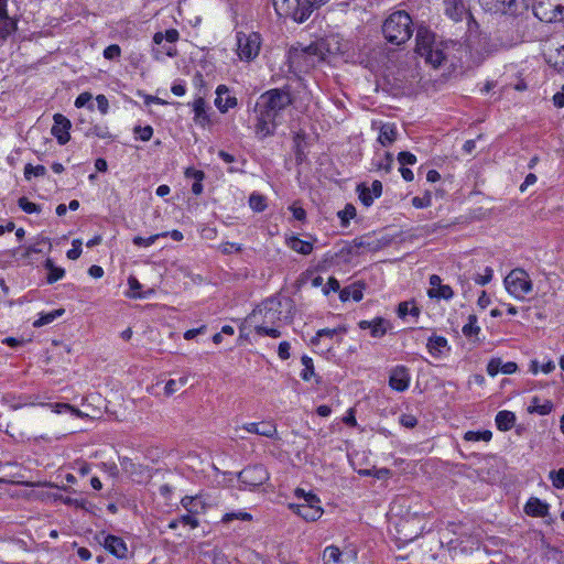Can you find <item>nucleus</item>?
<instances>
[{"label": "nucleus", "instance_id": "f257e3e1", "mask_svg": "<svg viewBox=\"0 0 564 564\" xmlns=\"http://www.w3.org/2000/svg\"><path fill=\"white\" fill-rule=\"evenodd\" d=\"M382 33L391 44L405 43L413 34L412 18L403 10L392 12L383 22Z\"/></svg>", "mask_w": 564, "mask_h": 564}, {"label": "nucleus", "instance_id": "f03ea898", "mask_svg": "<svg viewBox=\"0 0 564 564\" xmlns=\"http://www.w3.org/2000/svg\"><path fill=\"white\" fill-rule=\"evenodd\" d=\"M506 291L516 300L523 301L533 291L529 273L521 268L511 270L503 280Z\"/></svg>", "mask_w": 564, "mask_h": 564}, {"label": "nucleus", "instance_id": "7ed1b4c3", "mask_svg": "<svg viewBox=\"0 0 564 564\" xmlns=\"http://www.w3.org/2000/svg\"><path fill=\"white\" fill-rule=\"evenodd\" d=\"M291 104L292 97L289 90L275 88L270 89L260 96L259 101L257 102V108H260L276 118L279 112Z\"/></svg>", "mask_w": 564, "mask_h": 564}, {"label": "nucleus", "instance_id": "20e7f679", "mask_svg": "<svg viewBox=\"0 0 564 564\" xmlns=\"http://www.w3.org/2000/svg\"><path fill=\"white\" fill-rule=\"evenodd\" d=\"M281 302L276 299H268L252 312L251 317L261 321L258 325L281 326Z\"/></svg>", "mask_w": 564, "mask_h": 564}, {"label": "nucleus", "instance_id": "39448f33", "mask_svg": "<svg viewBox=\"0 0 564 564\" xmlns=\"http://www.w3.org/2000/svg\"><path fill=\"white\" fill-rule=\"evenodd\" d=\"M533 12L543 22L560 21L564 17V0H535Z\"/></svg>", "mask_w": 564, "mask_h": 564}, {"label": "nucleus", "instance_id": "423d86ee", "mask_svg": "<svg viewBox=\"0 0 564 564\" xmlns=\"http://www.w3.org/2000/svg\"><path fill=\"white\" fill-rule=\"evenodd\" d=\"M237 52L241 59H254L261 47V36L257 32L246 34L243 32L237 33Z\"/></svg>", "mask_w": 564, "mask_h": 564}, {"label": "nucleus", "instance_id": "0eeeda50", "mask_svg": "<svg viewBox=\"0 0 564 564\" xmlns=\"http://www.w3.org/2000/svg\"><path fill=\"white\" fill-rule=\"evenodd\" d=\"M319 498L314 494L306 496V501L296 505H290V508L306 521H316L323 514L319 506Z\"/></svg>", "mask_w": 564, "mask_h": 564}, {"label": "nucleus", "instance_id": "6e6552de", "mask_svg": "<svg viewBox=\"0 0 564 564\" xmlns=\"http://www.w3.org/2000/svg\"><path fill=\"white\" fill-rule=\"evenodd\" d=\"M239 481L246 488H254L261 486L269 479V473L263 465L248 466L238 475Z\"/></svg>", "mask_w": 564, "mask_h": 564}, {"label": "nucleus", "instance_id": "1a4fd4ad", "mask_svg": "<svg viewBox=\"0 0 564 564\" xmlns=\"http://www.w3.org/2000/svg\"><path fill=\"white\" fill-rule=\"evenodd\" d=\"M257 122L254 126L256 135L262 140L274 134L276 128L275 117L260 108H257Z\"/></svg>", "mask_w": 564, "mask_h": 564}, {"label": "nucleus", "instance_id": "9d476101", "mask_svg": "<svg viewBox=\"0 0 564 564\" xmlns=\"http://www.w3.org/2000/svg\"><path fill=\"white\" fill-rule=\"evenodd\" d=\"M410 373L409 369L404 366L394 367L389 377V386L399 392H402L409 388Z\"/></svg>", "mask_w": 564, "mask_h": 564}, {"label": "nucleus", "instance_id": "9b49d317", "mask_svg": "<svg viewBox=\"0 0 564 564\" xmlns=\"http://www.w3.org/2000/svg\"><path fill=\"white\" fill-rule=\"evenodd\" d=\"M53 119L52 134L57 139L59 144H66L69 141L68 130L72 127L70 121L61 113H55Z\"/></svg>", "mask_w": 564, "mask_h": 564}, {"label": "nucleus", "instance_id": "f8f14e48", "mask_svg": "<svg viewBox=\"0 0 564 564\" xmlns=\"http://www.w3.org/2000/svg\"><path fill=\"white\" fill-rule=\"evenodd\" d=\"M416 41V53L422 56L423 54H426L430 48L434 47L436 45L434 34L426 28L420 26L416 30L415 35Z\"/></svg>", "mask_w": 564, "mask_h": 564}, {"label": "nucleus", "instance_id": "ddd939ff", "mask_svg": "<svg viewBox=\"0 0 564 564\" xmlns=\"http://www.w3.org/2000/svg\"><path fill=\"white\" fill-rule=\"evenodd\" d=\"M104 547L117 556L118 558H126L128 556V547L123 539L116 535H105L102 540Z\"/></svg>", "mask_w": 564, "mask_h": 564}, {"label": "nucleus", "instance_id": "4468645a", "mask_svg": "<svg viewBox=\"0 0 564 564\" xmlns=\"http://www.w3.org/2000/svg\"><path fill=\"white\" fill-rule=\"evenodd\" d=\"M517 0H479L481 8L490 13L506 14L512 10Z\"/></svg>", "mask_w": 564, "mask_h": 564}, {"label": "nucleus", "instance_id": "2eb2a0df", "mask_svg": "<svg viewBox=\"0 0 564 564\" xmlns=\"http://www.w3.org/2000/svg\"><path fill=\"white\" fill-rule=\"evenodd\" d=\"M358 326L361 329H370L372 337L380 338L386 335L390 324L382 317H376L372 321H360Z\"/></svg>", "mask_w": 564, "mask_h": 564}, {"label": "nucleus", "instance_id": "dca6fc26", "mask_svg": "<svg viewBox=\"0 0 564 564\" xmlns=\"http://www.w3.org/2000/svg\"><path fill=\"white\" fill-rule=\"evenodd\" d=\"M445 12L455 22L462 21L465 17H470L463 0H446Z\"/></svg>", "mask_w": 564, "mask_h": 564}, {"label": "nucleus", "instance_id": "f3484780", "mask_svg": "<svg viewBox=\"0 0 564 564\" xmlns=\"http://www.w3.org/2000/svg\"><path fill=\"white\" fill-rule=\"evenodd\" d=\"M242 429L249 433L258 434L269 438L275 437L278 433L276 426L270 422L246 423L242 425Z\"/></svg>", "mask_w": 564, "mask_h": 564}, {"label": "nucleus", "instance_id": "a211bd4d", "mask_svg": "<svg viewBox=\"0 0 564 564\" xmlns=\"http://www.w3.org/2000/svg\"><path fill=\"white\" fill-rule=\"evenodd\" d=\"M216 94L215 105L221 112H226L237 105L236 97L229 95V89L225 85H219Z\"/></svg>", "mask_w": 564, "mask_h": 564}, {"label": "nucleus", "instance_id": "6ab92c4d", "mask_svg": "<svg viewBox=\"0 0 564 564\" xmlns=\"http://www.w3.org/2000/svg\"><path fill=\"white\" fill-rule=\"evenodd\" d=\"M18 21L9 17L8 9L0 8V41H4L17 31Z\"/></svg>", "mask_w": 564, "mask_h": 564}, {"label": "nucleus", "instance_id": "aec40b11", "mask_svg": "<svg viewBox=\"0 0 564 564\" xmlns=\"http://www.w3.org/2000/svg\"><path fill=\"white\" fill-rule=\"evenodd\" d=\"M296 8L292 13L293 20L297 23L305 22L314 11L315 2L311 0H296Z\"/></svg>", "mask_w": 564, "mask_h": 564}, {"label": "nucleus", "instance_id": "412c9836", "mask_svg": "<svg viewBox=\"0 0 564 564\" xmlns=\"http://www.w3.org/2000/svg\"><path fill=\"white\" fill-rule=\"evenodd\" d=\"M524 511L531 517H545L549 513V505L539 498L532 497L525 503Z\"/></svg>", "mask_w": 564, "mask_h": 564}, {"label": "nucleus", "instance_id": "4be33fe9", "mask_svg": "<svg viewBox=\"0 0 564 564\" xmlns=\"http://www.w3.org/2000/svg\"><path fill=\"white\" fill-rule=\"evenodd\" d=\"M364 288H365L364 283L355 282V283L344 288L343 290H340L339 299L343 302H346L350 299H352L356 302H359L362 300V296H364V294H362Z\"/></svg>", "mask_w": 564, "mask_h": 564}, {"label": "nucleus", "instance_id": "5701e85b", "mask_svg": "<svg viewBox=\"0 0 564 564\" xmlns=\"http://www.w3.org/2000/svg\"><path fill=\"white\" fill-rule=\"evenodd\" d=\"M398 137V130L394 123H384L380 128L378 141L381 145L388 147L392 144Z\"/></svg>", "mask_w": 564, "mask_h": 564}, {"label": "nucleus", "instance_id": "b1692460", "mask_svg": "<svg viewBox=\"0 0 564 564\" xmlns=\"http://www.w3.org/2000/svg\"><path fill=\"white\" fill-rule=\"evenodd\" d=\"M427 350L434 357H441L445 349H448L447 339L442 336H432L427 341Z\"/></svg>", "mask_w": 564, "mask_h": 564}, {"label": "nucleus", "instance_id": "393cba45", "mask_svg": "<svg viewBox=\"0 0 564 564\" xmlns=\"http://www.w3.org/2000/svg\"><path fill=\"white\" fill-rule=\"evenodd\" d=\"M516 422V415L510 411H499L496 415V425L500 431H509L513 427Z\"/></svg>", "mask_w": 564, "mask_h": 564}, {"label": "nucleus", "instance_id": "a878e982", "mask_svg": "<svg viewBox=\"0 0 564 564\" xmlns=\"http://www.w3.org/2000/svg\"><path fill=\"white\" fill-rule=\"evenodd\" d=\"M193 110H194V121L204 127L209 122L208 115L205 109V100L202 97H198L193 102Z\"/></svg>", "mask_w": 564, "mask_h": 564}, {"label": "nucleus", "instance_id": "bb28decb", "mask_svg": "<svg viewBox=\"0 0 564 564\" xmlns=\"http://www.w3.org/2000/svg\"><path fill=\"white\" fill-rule=\"evenodd\" d=\"M45 269L48 271L46 281L52 284L63 279L65 275V270L63 268L56 267L52 259H46L44 263Z\"/></svg>", "mask_w": 564, "mask_h": 564}, {"label": "nucleus", "instance_id": "cd10ccee", "mask_svg": "<svg viewBox=\"0 0 564 564\" xmlns=\"http://www.w3.org/2000/svg\"><path fill=\"white\" fill-rule=\"evenodd\" d=\"M422 57L425 58V62L431 64L433 67L440 66L445 59V54L442 48H440L438 44L434 47L430 48L426 54H423Z\"/></svg>", "mask_w": 564, "mask_h": 564}, {"label": "nucleus", "instance_id": "c85d7f7f", "mask_svg": "<svg viewBox=\"0 0 564 564\" xmlns=\"http://www.w3.org/2000/svg\"><path fill=\"white\" fill-rule=\"evenodd\" d=\"M288 246L297 253L310 254L313 250V245L308 241L301 240L297 237H292L288 241Z\"/></svg>", "mask_w": 564, "mask_h": 564}, {"label": "nucleus", "instance_id": "c756f323", "mask_svg": "<svg viewBox=\"0 0 564 564\" xmlns=\"http://www.w3.org/2000/svg\"><path fill=\"white\" fill-rule=\"evenodd\" d=\"M181 505L189 513H198L199 512L198 506L200 507L202 510L205 508L204 502L200 500L199 496H195V497L185 496L184 498H182Z\"/></svg>", "mask_w": 564, "mask_h": 564}, {"label": "nucleus", "instance_id": "7c9ffc66", "mask_svg": "<svg viewBox=\"0 0 564 564\" xmlns=\"http://www.w3.org/2000/svg\"><path fill=\"white\" fill-rule=\"evenodd\" d=\"M553 409V403L549 400H546L544 403H539V398L534 397L532 399L531 405H529L528 411L530 413H538L540 415H546L549 414Z\"/></svg>", "mask_w": 564, "mask_h": 564}, {"label": "nucleus", "instance_id": "2f4dec72", "mask_svg": "<svg viewBox=\"0 0 564 564\" xmlns=\"http://www.w3.org/2000/svg\"><path fill=\"white\" fill-rule=\"evenodd\" d=\"M65 313L64 308H57L48 313L41 314L40 318L33 322L34 327H42L44 325L51 324L57 317L62 316Z\"/></svg>", "mask_w": 564, "mask_h": 564}, {"label": "nucleus", "instance_id": "473e14b6", "mask_svg": "<svg viewBox=\"0 0 564 564\" xmlns=\"http://www.w3.org/2000/svg\"><path fill=\"white\" fill-rule=\"evenodd\" d=\"M430 297L451 300L454 296V291L447 284H441L438 288H431L427 291Z\"/></svg>", "mask_w": 564, "mask_h": 564}, {"label": "nucleus", "instance_id": "72a5a7b5", "mask_svg": "<svg viewBox=\"0 0 564 564\" xmlns=\"http://www.w3.org/2000/svg\"><path fill=\"white\" fill-rule=\"evenodd\" d=\"M341 555L343 553L337 546L330 545L324 550L323 560L325 564H339Z\"/></svg>", "mask_w": 564, "mask_h": 564}, {"label": "nucleus", "instance_id": "f704fd0d", "mask_svg": "<svg viewBox=\"0 0 564 564\" xmlns=\"http://www.w3.org/2000/svg\"><path fill=\"white\" fill-rule=\"evenodd\" d=\"M491 437H492V433L488 430L481 431V432L468 431L464 435V440L467 442H478V441L489 442L491 440Z\"/></svg>", "mask_w": 564, "mask_h": 564}, {"label": "nucleus", "instance_id": "c9c22d12", "mask_svg": "<svg viewBox=\"0 0 564 564\" xmlns=\"http://www.w3.org/2000/svg\"><path fill=\"white\" fill-rule=\"evenodd\" d=\"M280 326H271V325H256L254 330L260 336H270L272 338H278L281 336V332L279 330Z\"/></svg>", "mask_w": 564, "mask_h": 564}, {"label": "nucleus", "instance_id": "e433bc0d", "mask_svg": "<svg viewBox=\"0 0 564 564\" xmlns=\"http://www.w3.org/2000/svg\"><path fill=\"white\" fill-rule=\"evenodd\" d=\"M301 361L302 365L304 366V369L301 372V378L304 381H308L315 375L313 359L308 356H303L301 358Z\"/></svg>", "mask_w": 564, "mask_h": 564}, {"label": "nucleus", "instance_id": "4c0bfd02", "mask_svg": "<svg viewBox=\"0 0 564 564\" xmlns=\"http://www.w3.org/2000/svg\"><path fill=\"white\" fill-rule=\"evenodd\" d=\"M249 205L254 212H263L267 207L265 197L261 194L253 193L249 197Z\"/></svg>", "mask_w": 564, "mask_h": 564}, {"label": "nucleus", "instance_id": "58836bf2", "mask_svg": "<svg viewBox=\"0 0 564 564\" xmlns=\"http://www.w3.org/2000/svg\"><path fill=\"white\" fill-rule=\"evenodd\" d=\"M463 334L466 337H471L478 335L480 332L479 326H477V317L476 315L468 316V323L463 327Z\"/></svg>", "mask_w": 564, "mask_h": 564}, {"label": "nucleus", "instance_id": "ea45409f", "mask_svg": "<svg viewBox=\"0 0 564 564\" xmlns=\"http://www.w3.org/2000/svg\"><path fill=\"white\" fill-rule=\"evenodd\" d=\"M357 192L359 195V199L365 206H370L373 203L375 196L370 192V188L367 187L365 184H360L357 186Z\"/></svg>", "mask_w": 564, "mask_h": 564}, {"label": "nucleus", "instance_id": "a19ab883", "mask_svg": "<svg viewBox=\"0 0 564 564\" xmlns=\"http://www.w3.org/2000/svg\"><path fill=\"white\" fill-rule=\"evenodd\" d=\"M186 382L187 379L185 377L180 378L177 381L174 379L169 380L164 387V394L166 397L172 395L178 390L180 387H184Z\"/></svg>", "mask_w": 564, "mask_h": 564}, {"label": "nucleus", "instance_id": "79ce46f5", "mask_svg": "<svg viewBox=\"0 0 564 564\" xmlns=\"http://www.w3.org/2000/svg\"><path fill=\"white\" fill-rule=\"evenodd\" d=\"M354 247L357 249L377 250L379 242L371 240L369 237H361L354 240Z\"/></svg>", "mask_w": 564, "mask_h": 564}, {"label": "nucleus", "instance_id": "37998d69", "mask_svg": "<svg viewBox=\"0 0 564 564\" xmlns=\"http://www.w3.org/2000/svg\"><path fill=\"white\" fill-rule=\"evenodd\" d=\"M31 175H34V176H45L46 175V167L44 165H32V164H26L24 166V177L26 180H30L31 178Z\"/></svg>", "mask_w": 564, "mask_h": 564}, {"label": "nucleus", "instance_id": "c03bdc74", "mask_svg": "<svg viewBox=\"0 0 564 564\" xmlns=\"http://www.w3.org/2000/svg\"><path fill=\"white\" fill-rule=\"evenodd\" d=\"M167 236V232H162V234H158V235H153V236H150L149 238H142L140 236H137L133 238V243L138 247H150L151 245H153L158 238L160 237H166Z\"/></svg>", "mask_w": 564, "mask_h": 564}, {"label": "nucleus", "instance_id": "a18cd8bd", "mask_svg": "<svg viewBox=\"0 0 564 564\" xmlns=\"http://www.w3.org/2000/svg\"><path fill=\"white\" fill-rule=\"evenodd\" d=\"M18 205L23 212H25L28 214L41 212L40 206L35 203L30 202L26 197L19 198Z\"/></svg>", "mask_w": 564, "mask_h": 564}, {"label": "nucleus", "instance_id": "49530a36", "mask_svg": "<svg viewBox=\"0 0 564 564\" xmlns=\"http://www.w3.org/2000/svg\"><path fill=\"white\" fill-rule=\"evenodd\" d=\"M408 314H411L413 316H419L420 310H419V307H416L414 305H412V307H410L409 302H401L398 307V315L400 317H405Z\"/></svg>", "mask_w": 564, "mask_h": 564}, {"label": "nucleus", "instance_id": "de8ad7c7", "mask_svg": "<svg viewBox=\"0 0 564 564\" xmlns=\"http://www.w3.org/2000/svg\"><path fill=\"white\" fill-rule=\"evenodd\" d=\"M252 517L248 512H229L224 514L221 521L224 523H229L232 520L250 521Z\"/></svg>", "mask_w": 564, "mask_h": 564}, {"label": "nucleus", "instance_id": "09e8293b", "mask_svg": "<svg viewBox=\"0 0 564 564\" xmlns=\"http://www.w3.org/2000/svg\"><path fill=\"white\" fill-rule=\"evenodd\" d=\"M345 332V329H341V328H323V329H319L317 333H316V336L312 339V344L316 345L318 343V340L322 338V337H329L332 338L334 335H336L337 333H343Z\"/></svg>", "mask_w": 564, "mask_h": 564}, {"label": "nucleus", "instance_id": "8fccbe9b", "mask_svg": "<svg viewBox=\"0 0 564 564\" xmlns=\"http://www.w3.org/2000/svg\"><path fill=\"white\" fill-rule=\"evenodd\" d=\"M355 216L356 208L350 204H347L343 210L338 212V217L341 219L344 225L348 224V221Z\"/></svg>", "mask_w": 564, "mask_h": 564}, {"label": "nucleus", "instance_id": "3c124183", "mask_svg": "<svg viewBox=\"0 0 564 564\" xmlns=\"http://www.w3.org/2000/svg\"><path fill=\"white\" fill-rule=\"evenodd\" d=\"M133 132L135 134H138L140 140L149 141L153 135V128L151 126H145V127L137 126V127H134Z\"/></svg>", "mask_w": 564, "mask_h": 564}, {"label": "nucleus", "instance_id": "603ef678", "mask_svg": "<svg viewBox=\"0 0 564 564\" xmlns=\"http://www.w3.org/2000/svg\"><path fill=\"white\" fill-rule=\"evenodd\" d=\"M50 406H52L54 412H56V413L69 411L76 416H79V417L83 416V413L78 409H75L67 403H55V404H51Z\"/></svg>", "mask_w": 564, "mask_h": 564}, {"label": "nucleus", "instance_id": "864d4df0", "mask_svg": "<svg viewBox=\"0 0 564 564\" xmlns=\"http://www.w3.org/2000/svg\"><path fill=\"white\" fill-rule=\"evenodd\" d=\"M494 270L490 267H486L484 274H477L474 280L477 284L485 285L492 280Z\"/></svg>", "mask_w": 564, "mask_h": 564}, {"label": "nucleus", "instance_id": "5fc2aeb1", "mask_svg": "<svg viewBox=\"0 0 564 564\" xmlns=\"http://www.w3.org/2000/svg\"><path fill=\"white\" fill-rule=\"evenodd\" d=\"M550 477L552 479L553 486L555 488H564V469L561 468L558 470H553L550 473Z\"/></svg>", "mask_w": 564, "mask_h": 564}, {"label": "nucleus", "instance_id": "6e6d98bb", "mask_svg": "<svg viewBox=\"0 0 564 564\" xmlns=\"http://www.w3.org/2000/svg\"><path fill=\"white\" fill-rule=\"evenodd\" d=\"M398 161L401 164V166H405L408 164L413 165L416 163V156L411 152L403 151L398 154Z\"/></svg>", "mask_w": 564, "mask_h": 564}, {"label": "nucleus", "instance_id": "4d7b16f0", "mask_svg": "<svg viewBox=\"0 0 564 564\" xmlns=\"http://www.w3.org/2000/svg\"><path fill=\"white\" fill-rule=\"evenodd\" d=\"M73 248L67 251V258L70 260H76L82 254V240L74 239L72 242Z\"/></svg>", "mask_w": 564, "mask_h": 564}, {"label": "nucleus", "instance_id": "13d9d810", "mask_svg": "<svg viewBox=\"0 0 564 564\" xmlns=\"http://www.w3.org/2000/svg\"><path fill=\"white\" fill-rule=\"evenodd\" d=\"M556 56L554 57V65L560 69H564V43H557L555 47Z\"/></svg>", "mask_w": 564, "mask_h": 564}, {"label": "nucleus", "instance_id": "bf43d9fd", "mask_svg": "<svg viewBox=\"0 0 564 564\" xmlns=\"http://www.w3.org/2000/svg\"><path fill=\"white\" fill-rule=\"evenodd\" d=\"M501 359L492 358L487 365V372L489 376L495 377L501 371Z\"/></svg>", "mask_w": 564, "mask_h": 564}, {"label": "nucleus", "instance_id": "052dcab7", "mask_svg": "<svg viewBox=\"0 0 564 564\" xmlns=\"http://www.w3.org/2000/svg\"><path fill=\"white\" fill-rule=\"evenodd\" d=\"M120 54H121V48L117 44H111L104 50V57L107 59L117 58L120 56Z\"/></svg>", "mask_w": 564, "mask_h": 564}, {"label": "nucleus", "instance_id": "680f3d73", "mask_svg": "<svg viewBox=\"0 0 564 564\" xmlns=\"http://www.w3.org/2000/svg\"><path fill=\"white\" fill-rule=\"evenodd\" d=\"M412 205L415 208L429 207L431 205V197L430 196H425V197L415 196L412 198Z\"/></svg>", "mask_w": 564, "mask_h": 564}, {"label": "nucleus", "instance_id": "e2e57ef3", "mask_svg": "<svg viewBox=\"0 0 564 564\" xmlns=\"http://www.w3.org/2000/svg\"><path fill=\"white\" fill-rule=\"evenodd\" d=\"M392 163H393V156L391 153L387 152L384 154L383 161L378 164V169L384 170L386 172H390Z\"/></svg>", "mask_w": 564, "mask_h": 564}, {"label": "nucleus", "instance_id": "0e129e2a", "mask_svg": "<svg viewBox=\"0 0 564 564\" xmlns=\"http://www.w3.org/2000/svg\"><path fill=\"white\" fill-rule=\"evenodd\" d=\"M400 423L405 427L412 429L417 424V420L413 415L403 414L400 417Z\"/></svg>", "mask_w": 564, "mask_h": 564}, {"label": "nucleus", "instance_id": "69168bd1", "mask_svg": "<svg viewBox=\"0 0 564 564\" xmlns=\"http://www.w3.org/2000/svg\"><path fill=\"white\" fill-rule=\"evenodd\" d=\"M290 348L291 347L288 341L280 343L278 354L282 360H286L290 358Z\"/></svg>", "mask_w": 564, "mask_h": 564}, {"label": "nucleus", "instance_id": "338daca9", "mask_svg": "<svg viewBox=\"0 0 564 564\" xmlns=\"http://www.w3.org/2000/svg\"><path fill=\"white\" fill-rule=\"evenodd\" d=\"M340 285L337 279L330 276L324 288V293L328 294L330 291L337 292L339 291Z\"/></svg>", "mask_w": 564, "mask_h": 564}, {"label": "nucleus", "instance_id": "774afa93", "mask_svg": "<svg viewBox=\"0 0 564 564\" xmlns=\"http://www.w3.org/2000/svg\"><path fill=\"white\" fill-rule=\"evenodd\" d=\"M180 521L181 523L185 524V525H189L191 528L195 529L199 525V522L198 520L191 516V514H184L180 518Z\"/></svg>", "mask_w": 564, "mask_h": 564}]
</instances>
